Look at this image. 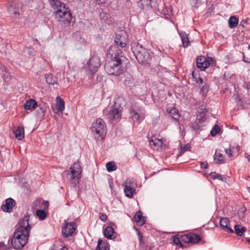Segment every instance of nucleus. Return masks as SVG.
Here are the masks:
<instances>
[{"instance_id": "56", "label": "nucleus", "mask_w": 250, "mask_h": 250, "mask_svg": "<svg viewBox=\"0 0 250 250\" xmlns=\"http://www.w3.org/2000/svg\"><path fill=\"white\" fill-rule=\"evenodd\" d=\"M248 161L250 162V156L248 157Z\"/></svg>"}, {"instance_id": "44", "label": "nucleus", "mask_w": 250, "mask_h": 250, "mask_svg": "<svg viewBox=\"0 0 250 250\" xmlns=\"http://www.w3.org/2000/svg\"><path fill=\"white\" fill-rule=\"evenodd\" d=\"M201 167L202 169H205L208 167V163L206 161L201 162Z\"/></svg>"}, {"instance_id": "40", "label": "nucleus", "mask_w": 250, "mask_h": 250, "mask_svg": "<svg viewBox=\"0 0 250 250\" xmlns=\"http://www.w3.org/2000/svg\"><path fill=\"white\" fill-rule=\"evenodd\" d=\"M205 115L206 113L204 112H201L197 115V120L199 121V123H202L205 121L206 118Z\"/></svg>"}, {"instance_id": "54", "label": "nucleus", "mask_w": 250, "mask_h": 250, "mask_svg": "<svg viewBox=\"0 0 250 250\" xmlns=\"http://www.w3.org/2000/svg\"><path fill=\"white\" fill-rule=\"evenodd\" d=\"M109 187H110V188L111 189H112V188H113V184H110L109 185Z\"/></svg>"}, {"instance_id": "32", "label": "nucleus", "mask_w": 250, "mask_h": 250, "mask_svg": "<svg viewBox=\"0 0 250 250\" xmlns=\"http://www.w3.org/2000/svg\"><path fill=\"white\" fill-rule=\"evenodd\" d=\"M36 214L40 220H44L47 217V213L44 210L38 209Z\"/></svg>"}, {"instance_id": "21", "label": "nucleus", "mask_w": 250, "mask_h": 250, "mask_svg": "<svg viewBox=\"0 0 250 250\" xmlns=\"http://www.w3.org/2000/svg\"><path fill=\"white\" fill-rule=\"evenodd\" d=\"M167 113L169 114L170 116L174 120H178L179 119L180 114L179 113L178 110L175 108H167Z\"/></svg>"}, {"instance_id": "34", "label": "nucleus", "mask_w": 250, "mask_h": 250, "mask_svg": "<svg viewBox=\"0 0 250 250\" xmlns=\"http://www.w3.org/2000/svg\"><path fill=\"white\" fill-rule=\"evenodd\" d=\"M197 83H199V86L201 88V90L203 92L207 91H208V86L206 85V83H204L203 80L199 77L196 80Z\"/></svg>"}, {"instance_id": "25", "label": "nucleus", "mask_w": 250, "mask_h": 250, "mask_svg": "<svg viewBox=\"0 0 250 250\" xmlns=\"http://www.w3.org/2000/svg\"><path fill=\"white\" fill-rule=\"evenodd\" d=\"M134 218L135 221L140 226H143L145 224V220L144 218H143L142 214L141 211L137 212L134 216Z\"/></svg>"}, {"instance_id": "36", "label": "nucleus", "mask_w": 250, "mask_h": 250, "mask_svg": "<svg viewBox=\"0 0 250 250\" xmlns=\"http://www.w3.org/2000/svg\"><path fill=\"white\" fill-rule=\"evenodd\" d=\"M106 244L102 240L99 239L96 250H106Z\"/></svg>"}, {"instance_id": "13", "label": "nucleus", "mask_w": 250, "mask_h": 250, "mask_svg": "<svg viewBox=\"0 0 250 250\" xmlns=\"http://www.w3.org/2000/svg\"><path fill=\"white\" fill-rule=\"evenodd\" d=\"M136 59L140 63L147 62L150 60V54L146 48L135 54Z\"/></svg>"}, {"instance_id": "49", "label": "nucleus", "mask_w": 250, "mask_h": 250, "mask_svg": "<svg viewBox=\"0 0 250 250\" xmlns=\"http://www.w3.org/2000/svg\"><path fill=\"white\" fill-rule=\"evenodd\" d=\"M97 4H104L106 2L107 0H94Z\"/></svg>"}, {"instance_id": "33", "label": "nucleus", "mask_w": 250, "mask_h": 250, "mask_svg": "<svg viewBox=\"0 0 250 250\" xmlns=\"http://www.w3.org/2000/svg\"><path fill=\"white\" fill-rule=\"evenodd\" d=\"M123 186H127L135 188L136 187V183L133 179H127L125 183L123 185Z\"/></svg>"}, {"instance_id": "59", "label": "nucleus", "mask_w": 250, "mask_h": 250, "mask_svg": "<svg viewBox=\"0 0 250 250\" xmlns=\"http://www.w3.org/2000/svg\"><path fill=\"white\" fill-rule=\"evenodd\" d=\"M249 192H250V187L249 188Z\"/></svg>"}, {"instance_id": "16", "label": "nucleus", "mask_w": 250, "mask_h": 250, "mask_svg": "<svg viewBox=\"0 0 250 250\" xmlns=\"http://www.w3.org/2000/svg\"><path fill=\"white\" fill-rule=\"evenodd\" d=\"M156 3L157 0H140L139 5L141 9H149L156 7Z\"/></svg>"}, {"instance_id": "23", "label": "nucleus", "mask_w": 250, "mask_h": 250, "mask_svg": "<svg viewBox=\"0 0 250 250\" xmlns=\"http://www.w3.org/2000/svg\"><path fill=\"white\" fill-rule=\"evenodd\" d=\"M56 107L57 110L59 112L62 113L64 109V102L63 100L60 97H57L56 98Z\"/></svg>"}, {"instance_id": "45", "label": "nucleus", "mask_w": 250, "mask_h": 250, "mask_svg": "<svg viewBox=\"0 0 250 250\" xmlns=\"http://www.w3.org/2000/svg\"><path fill=\"white\" fill-rule=\"evenodd\" d=\"M226 153L229 156V157H230L232 156V152L231 149H225Z\"/></svg>"}, {"instance_id": "31", "label": "nucleus", "mask_w": 250, "mask_h": 250, "mask_svg": "<svg viewBox=\"0 0 250 250\" xmlns=\"http://www.w3.org/2000/svg\"><path fill=\"white\" fill-rule=\"evenodd\" d=\"M106 167L108 172H111L117 169V166L113 161L108 162L106 164Z\"/></svg>"}, {"instance_id": "47", "label": "nucleus", "mask_w": 250, "mask_h": 250, "mask_svg": "<svg viewBox=\"0 0 250 250\" xmlns=\"http://www.w3.org/2000/svg\"><path fill=\"white\" fill-rule=\"evenodd\" d=\"M38 112L41 116H43L44 115L45 112L42 107H40L39 111Z\"/></svg>"}, {"instance_id": "51", "label": "nucleus", "mask_w": 250, "mask_h": 250, "mask_svg": "<svg viewBox=\"0 0 250 250\" xmlns=\"http://www.w3.org/2000/svg\"><path fill=\"white\" fill-rule=\"evenodd\" d=\"M244 88L248 90L249 89V85L248 83H245L244 86Z\"/></svg>"}, {"instance_id": "5", "label": "nucleus", "mask_w": 250, "mask_h": 250, "mask_svg": "<svg viewBox=\"0 0 250 250\" xmlns=\"http://www.w3.org/2000/svg\"><path fill=\"white\" fill-rule=\"evenodd\" d=\"M91 129L95 138L101 137L103 139L106 133V125L104 121L102 119H97L93 123Z\"/></svg>"}, {"instance_id": "35", "label": "nucleus", "mask_w": 250, "mask_h": 250, "mask_svg": "<svg viewBox=\"0 0 250 250\" xmlns=\"http://www.w3.org/2000/svg\"><path fill=\"white\" fill-rule=\"evenodd\" d=\"M210 176L213 180L218 179L221 181H223L224 180L223 177L221 174L217 173L215 172H211L210 173Z\"/></svg>"}, {"instance_id": "48", "label": "nucleus", "mask_w": 250, "mask_h": 250, "mask_svg": "<svg viewBox=\"0 0 250 250\" xmlns=\"http://www.w3.org/2000/svg\"><path fill=\"white\" fill-rule=\"evenodd\" d=\"M42 205L44 206V208L47 209L49 206V203L47 201H42Z\"/></svg>"}, {"instance_id": "27", "label": "nucleus", "mask_w": 250, "mask_h": 250, "mask_svg": "<svg viewBox=\"0 0 250 250\" xmlns=\"http://www.w3.org/2000/svg\"><path fill=\"white\" fill-rule=\"evenodd\" d=\"M234 230L237 235L241 236L244 232L246 231V228L244 227H241L240 225H236L234 226Z\"/></svg>"}, {"instance_id": "38", "label": "nucleus", "mask_w": 250, "mask_h": 250, "mask_svg": "<svg viewBox=\"0 0 250 250\" xmlns=\"http://www.w3.org/2000/svg\"><path fill=\"white\" fill-rule=\"evenodd\" d=\"M173 243L175 244L176 245L180 247H183V246L181 242L182 241L181 238H179L178 237L175 236L173 237Z\"/></svg>"}, {"instance_id": "39", "label": "nucleus", "mask_w": 250, "mask_h": 250, "mask_svg": "<svg viewBox=\"0 0 250 250\" xmlns=\"http://www.w3.org/2000/svg\"><path fill=\"white\" fill-rule=\"evenodd\" d=\"M220 130V127L219 126L215 125L212 128V130L210 131V134L212 136H215L217 135V134L219 132Z\"/></svg>"}, {"instance_id": "26", "label": "nucleus", "mask_w": 250, "mask_h": 250, "mask_svg": "<svg viewBox=\"0 0 250 250\" xmlns=\"http://www.w3.org/2000/svg\"><path fill=\"white\" fill-rule=\"evenodd\" d=\"M124 192L126 197L131 198L135 191V188L125 186Z\"/></svg>"}, {"instance_id": "8", "label": "nucleus", "mask_w": 250, "mask_h": 250, "mask_svg": "<svg viewBox=\"0 0 250 250\" xmlns=\"http://www.w3.org/2000/svg\"><path fill=\"white\" fill-rule=\"evenodd\" d=\"M77 229L76 223L75 222H65L62 229V234L64 237L68 238L73 235Z\"/></svg>"}, {"instance_id": "11", "label": "nucleus", "mask_w": 250, "mask_h": 250, "mask_svg": "<svg viewBox=\"0 0 250 250\" xmlns=\"http://www.w3.org/2000/svg\"><path fill=\"white\" fill-rule=\"evenodd\" d=\"M211 62H212V58H208V60L205 57L199 56L196 59V65L201 71H204L209 66Z\"/></svg>"}, {"instance_id": "52", "label": "nucleus", "mask_w": 250, "mask_h": 250, "mask_svg": "<svg viewBox=\"0 0 250 250\" xmlns=\"http://www.w3.org/2000/svg\"><path fill=\"white\" fill-rule=\"evenodd\" d=\"M61 250H67V249L65 247H64L61 248Z\"/></svg>"}, {"instance_id": "18", "label": "nucleus", "mask_w": 250, "mask_h": 250, "mask_svg": "<svg viewBox=\"0 0 250 250\" xmlns=\"http://www.w3.org/2000/svg\"><path fill=\"white\" fill-rule=\"evenodd\" d=\"M114 233V229L111 226L106 227L104 230V236L109 239H113L116 237Z\"/></svg>"}, {"instance_id": "50", "label": "nucleus", "mask_w": 250, "mask_h": 250, "mask_svg": "<svg viewBox=\"0 0 250 250\" xmlns=\"http://www.w3.org/2000/svg\"><path fill=\"white\" fill-rule=\"evenodd\" d=\"M28 54L33 56L35 55V54L33 51H29L28 52Z\"/></svg>"}, {"instance_id": "14", "label": "nucleus", "mask_w": 250, "mask_h": 250, "mask_svg": "<svg viewBox=\"0 0 250 250\" xmlns=\"http://www.w3.org/2000/svg\"><path fill=\"white\" fill-rule=\"evenodd\" d=\"M128 39L124 33L117 34L115 38V42L122 48L125 47L128 43Z\"/></svg>"}, {"instance_id": "41", "label": "nucleus", "mask_w": 250, "mask_h": 250, "mask_svg": "<svg viewBox=\"0 0 250 250\" xmlns=\"http://www.w3.org/2000/svg\"><path fill=\"white\" fill-rule=\"evenodd\" d=\"M136 230L137 231V235H138L139 237L140 245H142L145 243L144 238L143 236L141 235L140 231L138 229H136Z\"/></svg>"}, {"instance_id": "37", "label": "nucleus", "mask_w": 250, "mask_h": 250, "mask_svg": "<svg viewBox=\"0 0 250 250\" xmlns=\"http://www.w3.org/2000/svg\"><path fill=\"white\" fill-rule=\"evenodd\" d=\"M183 45L184 47H187L189 45V41L186 35L181 36Z\"/></svg>"}, {"instance_id": "43", "label": "nucleus", "mask_w": 250, "mask_h": 250, "mask_svg": "<svg viewBox=\"0 0 250 250\" xmlns=\"http://www.w3.org/2000/svg\"><path fill=\"white\" fill-rule=\"evenodd\" d=\"M99 215L100 219L103 222H105V221L107 220V216L105 214L103 213H100Z\"/></svg>"}, {"instance_id": "3", "label": "nucleus", "mask_w": 250, "mask_h": 250, "mask_svg": "<svg viewBox=\"0 0 250 250\" xmlns=\"http://www.w3.org/2000/svg\"><path fill=\"white\" fill-rule=\"evenodd\" d=\"M29 234L15 231L13 237L9 240L14 249H22L27 243Z\"/></svg>"}, {"instance_id": "4", "label": "nucleus", "mask_w": 250, "mask_h": 250, "mask_svg": "<svg viewBox=\"0 0 250 250\" xmlns=\"http://www.w3.org/2000/svg\"><path fill=\"white\" fill-rule=\"evenodd\" d=\"M70 172H67V178L74 187H76L79 183L81 179L82 168L79 163H75L70 167Z\"/></svg>"}, {"instance_id": "2", "label": "nucleus", "mask_w": 250, "mask_h": 250, "mask_svg": "<svg viewBox=\"0 0 250 250\" xmlns=\"http://www.w3.org/2000/svg\"><path fill=\"white\" fill-rule=\"evenodd\" d=\"M126 61V58L117 52L110 61L105 63V69L109 75L119 76L124 72Z\"/></svg>"}, {"instance_id": "20", "label": "nucleus", "mask_w": 250, "mask_h": 250, "mask_svg": "<svg viewBox=\"0 0 250 250\" xmlns=\"http://www.w3.org/2000/svg\"><path fill=\"white\" fill-rule=\"evenodd\" d=\"M37 105V103L35 100L31 99L26 101L24 104V108L25 110H31L34 109Z\"/></svg>"}, {"instance_id": "9", "label": "nucleus", "mask_w": 250, "mask_h": 250, "mask_svg": "<svg viewBox=\"0 0 250 250\" xmlns=\"http://www.w3.org/2000/svg\"><path fill=\"white\" fill-rule=\"evenodd\" d=\"M100 61L98 57L92 56L87 62L85 67L92 73L94 74L100 66Z\"/></svg>"}, {"instance_id": "7", "label": "nucleus", "mask_w": 250, "mask_h": 250, "mask_svg": "<svg viewBox=\"0 0 250 250\" xmlns=\"http://www.w3.org/2000/svg\"><path fill=\"white\" fill-rule=\"evenodd\" d=\"M107 119L109 120H117L121 116V110H120L115 104L104 111Z\"/></svg>"}, {"instance_id": "58", "label": "nucleus", "mask_w": 250, "mask_h": 250, "mask_svg": "<svg viewBox=\"0 0 250 250\" xmlns=\"http://www.w3.org/2000/svg\"><path fill=\"white\" fill-rule=\"evenodd\" d=\"M169 10H170V13H171V12H172L171 10V9H169Z\"/></svg>"}, {"instance_id": "1", "label": "nucleus", "mask_w": 250, "mask_h": 250, "mask_svg": "<svg viewBox=\"0 0 250 250\" xmlns=\"http://www.w3.org/2000/svg\"><path fill=\"white\" fill-rule=\"evenodd\" d=\"M50 2L57 21L63 27L68 26L72 19L69 7L58 0H50Z\"/></svg>"}, {"instance_id": "57", "label": "nucleus", "mask_w": 250, "mask_h": 250, "mask_svg": "<svg viewBox=\"0 0 250 250\" xmlns=\"http://www.w3.org/2000/svg\"><path fill=\"white\" fill-rule=\"evenodd\" d=\"M248 48L250 50V44L249 45Z\"/></svg>"}, {"instance_id": "46", "label": "nucleus", "mask_w": 250, "mask_h": 250, "mask_svg": "<svg viewBox=\"0 0 250 250\" xmlns=\"http://www.w3.org/2000/svg\"><path fill=\"white\" fill-rule=\"evenodd\" d=\"M189 148V146L188 145H186L184 147L181 148V152L184 153L186 151H187Z\"/></svg>"}, {"instance_id": "19", "label": "nucleus", "mask_w": 250, "mask_h": 250, "mask_svg": "<svg viewBox=\"0 0 250 250\" xmlns=\"http://www.w3.org/2000/svg\"><path fill=\"white\" fill-rule=\"evenodd\" d=\"M129 113L131 115L134 121L140 122L141 120L144 118V115L143 113L140 114L133 108H130L129 109Z\"/></svg>"}, {"instance_id": "10", "label": "nucleus", "mask_w": 250, "mask_h": 250, "mask_svg": "<svg viewBox=\"0 0 250 250\" xmlns=\"http://www.w3.org/2000/svg\"><path fill=\"white\" fill-rule=\"evenodd\" d=\"M181 241L186 243L195 244L201 240L200 236L194 233H190L181 236Z\"/></svg>"}, {"instance_id": "29", "label": "nucleus", "mask_w": 250, "mask_h": 250, "mask_svg": "<svg viewBox=\"0 0 250 250\" xmlns=\"http://www.w3.org/2000/svg\"><path fill=\"white\" fill-rule=\"evenodd\" d=\"M214 158L216 163L219 164L223 162L224 160L225 156L219 151H217L216 150L214 155Z\"/></svg>"}, {"instance_id": "6", "label": "nucleus", "mask_w": 250, "mask_h": 250, "mask_svg": "<svg viewBox=\"0 0 250 250\" xmlns=\"http://www.w3.org/2000/svg\"><path fill=\"white\" fill-rule=\"evenodd\" d=\"M30 216L26 215L23 219L19 222V227L15 231H19L21 233H25L26 234H30L31 226L29 224Z\"/></svg>"}, {"instance_id": "24", "label": "nucleus", "mask_w": 250, "mask_h": 250, "mask_svg": "<svg viewBox=\"0 0 250 250\" xmlns=\"http://www.w3.org/2000/svg\"><path fill=\"white\" fill-rule=\"evenodd\" d=\"M238 21V19L235 16H231L228 21L229 27L232 29L236 27Z\"/></svg>"}, {"instance_id": "17", "label": "nucleus", "mask_w": 250, "mask_h": 250, "mask_svg": "<svg viewBox=\"0 0 250 250\" xmlns=\"http://www.w3.org/2000/svg\"><path fill=\"white\" fill-rule=\"evenodd\" d=\"M229 221L227 218L221 217L220 219V226L225 231L232 233L233 230L229 227Z\"/></svg>"}, {"instance_id": "30", "label": "nucleus", "mask_w": 250, "mask_h": 250, "mask_svg": "<svg viewBox=\"0 0 250 250\" xmlns=\"http://www.w3.org/2000/svg\"><path fill=\"white\" fill-rule=\"evenodd\" d=\"M45 78L46 79V82L50 84H54L56 83L57 79L56 77H54L52 74H46L45 75Z\"/></svg>"}, {"instance_id": "53", "label": "nucleus", "mask_w": 250, "mask_h": 250, "mask_svg": "<svg viewBox=\"0 0 250 250\" xmlns=\"http://www.w3.org/2000/svg\"><path fill=\"white\" fill-rule=\"evenodd\" d=\"M247 241L249 242V243L250 244V238H246Z\"/></svg>"}, {"instance_id": "15", "label": "nucleus", "mask_w": 250, "mask_h": 250, "mask_svg": "<svg viewBox=\"0 0 250 250\" xmlns=\"http://www.w3.org/2000/svg\"><path fill=\"white\" fill-rule=\"evenodd\" d=\"M164 141L165 140L163 139L152 138L149 140V145L154 150L160 151L163 146Z\"/></svg>"}, {"instance_id": "42", "label": "nucleus", "mask_w": 250, "mask_h": 250, "mask_svg": "<svg viewBox=\"0 0 250 250\" xmlns=\"http://www.w3.org/2000/svg\"><path fill=\"white\" fill-rule=\"evenodd\" d=\"M8 10L11 14H17L18 13V11L17 9L12 6H11V7L8 8Z\"/></svg>"}, {"instance_id": "55", "label": "nucleus", "mask_w": 250, "mask_h": 250, "mask_svg": "<svg viewBox=\"0 0 250 250\" xmlns=\"http://www.w3.org/2000/svg\"><path fill=\"white\" fill-rule=\"evenodd\" d=\"M40 201H41L40 200H37L36 201L35 203H37V202L40 203Z\"/></svg>"}, {"instance_id": "22", "label": "nucleus", "mask_w": 250, "mask_h": 250, "mask_svg": "<svg viewBox=\"0 0 250 250\" xmlns=\"http://www.w3.org/2000/svg\"><path fill=\"white\" fill-rule=\"evenodd\" d=\"M16 138L19 140H21L24 137V129L22 126H19L15 131Z\"/></svg>"}, {"instance_id": "28", "label": "nucleus", "mask_w": 250, "mask_h": 250, "mask_svg": "<svg viewBox=\"0 0 250 250\" xmlns=\"http://www.w3.org/2000/svg\"><path fill=\"white\" fill-rule=\"evenodd\" d=\"M131 49L135 55L137 53H138L139 52H141V51L143 50V49H144L145 48L143 47L142 45L135 42L133 43L132 45Z\"/></svg>"}, {"instance_id": "12", "label": "nucleus", "mask_w": 250, "mask_h": 250, "mask_svg": "<svg viewBox=\"0 0 250 250\" xmlns=\"http://www.w3.org/2000/svg\"><path fill=\"white\" fill-rule=\"evenodd\" d=\"M5 204L1 206V209L4 212H11L13 211V208L16 205L15 201L11 198H9L5 200Z\"/></svg>"}]
</instances>
